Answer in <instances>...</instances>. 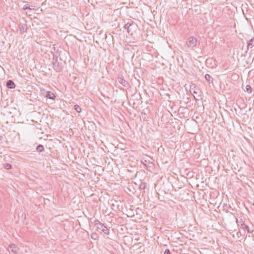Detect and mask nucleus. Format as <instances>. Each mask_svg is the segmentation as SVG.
Listing matches in <instances>:
<instances>
[{
	"label": "nucleus",
	"mask_w": 254,
	"mask_h": 254,
	"mask_svg": "<svg viewBox=\"0 0 254 254\" xmlns=\"http://www.w3.org/2000/svg\"><path fill=\"white\" fill-rule=\"evenodd\" d=\"M95 226L96 227L97 229L100 230L101 232L106 235L109 234V229L101 223L98 220H96L94 221Z\"/></svg>",
	"instance_id": "nucleus-1"
},
{
	"label": "nucleus",
	"mask_w": 254,
	"mask_h": 254,
	"mask_svg": "<svg viewBox=\"0 0 254 254\" xmlns=\"http://www.w3.org/2000/svg\"><path fill=\"white\" fill-rule=\"evenodd\" d=\"M197 39L194 37H190L188 38L186 42V46L188 47L193 48L196 45Z\"/></svg>",
	"instance_id": "nucleus-2"
},
{
	"label": "nucleus",
	"mask_w": 254,
	"mask_h": 254,
	"mask_svg": "<svg viewBox=\"0 0 254 254\" xmlns=\"http://www.w3.org/2000/svg\"><path fill=\"white\" fill-rule=\"evenodd\" d=\"M118 81L123 87L128 88L129 87V84L128 81L123 78L122 77L118 78Z\"/></svg>",
	"instance_id": "nucleus-3"
},
{
	"label": "nucleus",
	"mask_w": 254,
	"mask_h": 254,
	"mask_svg": "<svg viewBox=\"0 0 254 254\" xmlns=\"http://www.w3.org/2000/svg\"><path fill=\"white\" fill-rule=\"evenodd\" d=\"M53 67L57 72H60L61 70V68L59 66V62L57 60H55L53 62Z\"/></svg>",
	"instance_id": "nucleus-4"
},
{
	"label": "nucleus",
	"mask_w": 254,
	"mask_h": 254,
	"mask_svg": "<svg viewBox=\"0 0 254 254\" xmlns=\"http://www.w3.org/2000/svg\"><path fill=\"white\" fill-rule=\"evenodd\" d=\"M19 31L21 34H23L26 32L27 26L25 23L20 24L19 26Z\"/></svg>",
	"instance_id": "nucleus-5"
},
{
	"label": "nucleus",
	"mask_w": 254,
	"mask_h": 254,
	"mask_svg": "<svg viewBox=\"0 0 254 254\" xmlns=\"http://www.w3.org/2000/svg\"><path fill=\"white\" fill-rule=\"evenodd\" d=\"M6 87L10 89H13L15 87V83L11 80H9L6 82Z\"/></svg>",
	"instance_id": "nucleus-6"
},
{
	"label": "nucleus",
	"mask_w": 254,
	"mask_h": 254,
	"mask_svg": "<svg viewBox=\"0 0 254 254\" xmlns=\"http://www.w3.org/2000/svg\"><path fill=\"white\" fill-rule=\"evenodd\" d=\"M45 97L50 99L54 100L56 97V96L53 92L51 91H47L46 92Z\"/></svg>",
	"instance_id": "nucleus-7"
},
{
	"label": "nucleus",
	"mask_w": 254,
	"mask_h": 254,
	"mask_svg": "<svg viewBox=\"0 0 254 254\" xmlns=\"http://www.w3.org/2000/svg\"><path fill=\"white\" fill-rule=\"evenodd\" d=\"M9 251H11L14 254H16L18 250V248L15 246L14 244L10 245L9 246Z\"/></svg>",
	"instance_id": "nucleus-8"
},
{
	"label": "nucleus",
	"mask_w": 254,
	"mask_h": 254,
	"mask_svg": "<svg viewBox=\"0 0 254 254\" xmlns=\"http://www.w3.org/2000/svg\"><path fill=\"white\" fill-rule=\"evenodd\" d=\"M133 26V22L131 23L128 22L125 25L124 28L125 29L127 30V32L129 33V27H131Z\"/></svg>",
	"instance_id": "nucleus-9"
},
{
	"label": "nucleus",
	"mask_w": 254,
	"mask_h": 254,
	"mask_svg": "<svg viewBox=\"0 0 254 254\" xmlns=\"http://www.w3.org/2000/svg\"><path fill=\"white\" fill-rule=\"evenodd\" d=\"M254 46V37L250 40L248 42V49L250 47L251 48Z\"/></svg>",
	"instance_id": "nucleus-10"
},
{
	"label": "nucleus",
	"mask_w": 254,
	"mask_h": 254,
	"mask_svg": "<svg viewBox=\"0 0 254 254\" xmlns=\"http://www.w3.org/2000/svg\"><path fill=\"white\" fill-rule=\"evenodd\" d=\"M205 78L206 79V80L208 82V83H211V82H212V77L208 74H205Z\"/></svg>",
	"instance_id": "nucleus-11"
},
{
	"label": "nucleus",
	"mask_w": 254,
	"mask_h": 254,
	"mask_svg": "<svg viewBox=\"0 0 254 254\" xmlns=\"http://www.w3.org/2000/svg\"><path fill=\"white\" fill-rule=\"evenodd\" d=\"M44 148L42 145L39 144L37 146L36 150L38 152H41L44 150Z\"/></svg>",
	"instance_id": "nucleus-12"
},
{
	"label": "nucleus",
	"mask_w": 254,
	"mask_h": 254,
	"mask_svg": "<svg viewBox=\"0 0 254 254\" xmlns=\"http://www.w3.org/2000/svg\"><path fill=\"white\" fill-rule=\"evenodd\" d=\"M246 91L249 93H251L252 92V87L250 85H247L246 86Z\"/></svg>",
	"instance_id": "nucleus-13"
},
{
	"label": "nucleus",
	"mask_w": 254,
	"mask_h": 254,
	"mask_svg": "<svg viewBox=\"0 0 254 254\" xmlns=\"http://www.w3.org/2000/svg\"><path fill=\"white\" fill-rule=\"evenodd\" d=\"M74 109L77 113H80L81 111V108L78 105H75L74 106Z\"/></svg>",
	"instance_id": "nucleus-14"
},
{
	"label": "nucleus",
	"mask_w": 254,
	"mask_h": 254,
	"mask_svg": "<svg viewBox=\"0 0 254 254\" xmlns=\"http://www.w3.org/2000/svg\"><path fill=\"white\" fill-rule=\"evenodd\" d=\"M242 228L244 230H247L249 233L250 232V229H249V226L245 225V224H243L242 225Z\"/></svg>",
	"instance_id": "nucleus-15"
},
{
	"label": "nucleus",
	"mask_w": 254,
	"mask_h": 254,
	"mask_svg": "<svg viewBox=\"0 0 254 254\" xmlns=\"http://www.w3.org/2000/svg\"><path fill=\"white\" fill-rule=\"evenodd\" d=\"M11 164L9 163H5L4 164V168L7 170H9L11 168Z\"/></svg>",
	"instance_id": "nucleus-16"
},
{
	"label": "nucleus",
	"mask_w": 254,
	"mask_h": 254,
	"mask_svg": "<svg viewBox=\"0 0 254 254\" xmlns=\"http://www.w3.org/2000/svg\"><path fill=\"white\" fill-rule=\"evenodd\" d=\"M140 187L142 189H145L146 188V184L145 183H142L140 185Z\"/></svg>",
	"instance_id": "nucleus-17"
},
{
	"label": "nucleus",
	"mask_w": 254,
	"mask_h": 254,
	"mask_svg": "<svg viewBox=\"0 0 254 254\" xmlns=\"http://www.w3.org/2000/svg\"><path fill=\"white\" fill-rule=\"evenodd\" d=\"M23 9H24V10H25V9H31L32 8L30 7V6H29V4H25V5L24 6V7H23Z\"/></svg>",
	"instance_id": "nucleus-18"
},
{
	"label": "nucleus",
	"mask_w": 254,
	"mask_h": 254,
	"mask_svg": "<svg viewBox=\"0 0 254 254\" xmlns=\"http://www.w3.org/2000/svg\"><path fill=\"white\" fill-rule=\"evenodd\" d=\"M96 237H97V235H96V234H94V233H93V234L91 235V238H92L93 239L95 240V239H96Z\"/></svg>",
	"instance_id": "nucleus-19"
},
{
	"label": "nucleus",
	"mask_w": 254,
	"mask_h": 254,
	"mask_svg": "<svg viewBox=\"0 0 254 254\" xmlns=\"http://www.w3.org/2000/svg\"><path fill=\"white\" fill-rule=\"evenodd\" d=\"M164 254H171L169 250L167 249L165 251Z\"/></svg>",
	"instance_id": "nucleus-20"
},
{
	"label": "nucleus",
	"mask_w": 254,
	"mask_h": 254,
	"mask_svg": "<svg viewBox=\"0 0 254 254\" xmlns=\"http://www.w3.org/2000/svg\"><path fill=\"white\" fill-rule=\"evenodd\" d=\"M3 139V136L1 135H0V140H1Z\"/></svg>",
	"instance_id": "nucleus-21"
},
{
	"label": "nucleus",
	"mask_w": 254,
	"mask_h": 254,
	"mask_svg": "<svg viewBox=\"0 0 254 254\" xmlns=\"http://www.w3.org/2000/svg\"><path fill=\"white\" fill-rule=\"evenodd\" d=\"M131 30V27H129V32H130Z\"/></svg>",
	"instance_id": "nucleus-22"
}]
</instances>
